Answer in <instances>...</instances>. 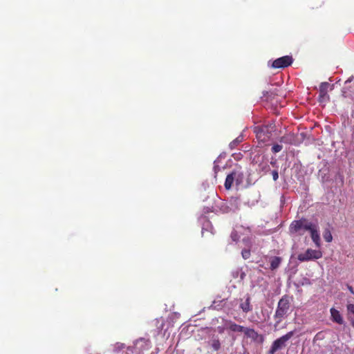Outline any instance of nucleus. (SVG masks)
Masks as SVG:
<instances>
[{"mask_svg":"<svg viewBox=\"0 0 354 354\" xmlns=\"http://www.w3.org/2000/svg\"><path fill=\"white\" fill-rule=\"evenodd\" d=\"M295 135L294 133H288L280 138L279 141L285 144L292 145L295 142Z\"/></svg>","mask_w":354,"mask_h":354,"instance_id":"nucleus-13","label":"nucleus"},{"mask_svg":"<svg viewBox=\"0 0 354 354\" xmlns=\"http://www.w3.org/2000/svg\"><path fill=\"white\" fill-rule=\"evenodd\" d=\"M292 299V297L288 295H283L279 299L274 315V318L276 320L275 326L279 324L290 313Z\"/></svg>","mask_w":354,"mask_h":354,"instance_id":"nucleus-1","label":"nucleus"},{"mask_svg":"<svg viewBox=\"0 0 354 354\" xmlns=\"http://www.w3.org/2000/svg\"><path fill=\"white\" fill-rule=\"evenodd\" d=\"M295 334L293 330L287 333L286 335L274 340L269 351L270 354H274L278 350L281 349L286 346V343Z\"/></svg>","mask_w":354,"mask_h":354,"instance_id":"nucleus-4","label":"nucleus"},{"mask_svg":"<svg viewBox=\"0 0 354 354\" xmlns=\"http://www.w3.org/2000/svg\"><path fill=\"white\" fill-rule=\"evenodd\" d=\"M245 276V274L243 272H241L240 274L241 279L243 280L244 279Z\"/></svg>","mask_w":354,"mask_h":354,"instance_id":"nucleus-25","label":"nucleus"},{"mask_svg":"<svg viewBox=\"0 0 354 354\" xmlns=\"http://www.w3.org/2000/svg\"><path fill=\"white\" fill-rule=\"evenodd\" d=\"M232 274H233L234 277H237V276L239 274V271L236 270V272H234Z\"/></svg>","mask_w":354,"mask_h":354,"instance_id":"nucleus-26","label":"nucleus"},{"mask_svg":"<svg viewBox=\"0 0 354 354\" xmlns=\"http://www.w3.org/2000/svg\"><path fill=\"white\" fill-rule=\"evenodd\" d=\"M231 236H232V238H235V236H233V234H231ZM233 239L235 241V239Z\"/></svg>","mask_w":354,"mask_h":354,"instance_id":"nucleus-29","label":"nucleus"},{"mask_svg":"<svg viewBox=\"0 0 354 354\" xmlns=\"http://www.w3.org/2000/svg\"><path fill=\"white\" fill-rule=\"evenodd\" d=\"M323 236H324V240L328 243L331 242L333 240V236H332L331 232L329 229H326L324 230V232L323 233Z\"/></svg>","mask_w":354,"mask_h":354,"instance_id":"nucleus-18","label":"nucleus"},{"mask_svg":"<svg viewBox=\"0 0 354 354\" xmlns=\"http://www.w3.org/2000/svg\"><path fill=\"white\" fill-rule=\"evenodd\" d=\"M231 236H232V238H235V236H233V234H231ZM233 239L235 241V239Z\"/></svg>","mask_w":354,"mask_h":354,"instance_id":"nucleus-28","label":"nucleus"},{"mask_svg":"<svg viewBox=\"0 0 354 354\" xmlns=\"http://www.w3.org/2000/svg\"><path fill=\"white\" fill-rule=\"evenodd\" d=\"M239 308L244 313H248L252 310L251 297L248 294L244 298L240 299Z\"/></svg>","mask_w":354,"mask_h":354,"instance_id":"nucleus-8","label":"nucleus"},{"mask_svg":"<svg viewBox=\"0 0 354 354\" xmlns=\"http://www.w3.org/2000/svg\"><path fill=\"white\" fill-rule=\"evenodd\" d=\"M293 59L292 56L286 55L275 59L272 67L274 68H283L290 66L292 64Z\"/></svg>","mask_w":354,"mask_h":354,"instance_id":"nucleus-7","label":"nucleus"},{"mask_svg":"<svg viewBox=\"0 0 354 354\" xmlns=\"http://www.w3.org/2000/svg\"><path fill=\"white\" fill-rule=\"evenodd\" d=\"M315 226L312 223L308 222L306 220L294 221L290 226V230L292 232H298L301 230L310 231Z\"/></svg>","mask_w":354,"mask_h":354,"instance_id":"nucleus-5","label":"nucleus"},{"mask_svg":"<svg viewBox=\"0 0 354 354\" xmlns=\"http://www.w3.org/2000/svg\"><path fill=\"white\" fill-rule=\"evenodd\" d=\"M272 176L274 181H276L279 178V173L277 170H273L272 171Z\"/></svg>","mask_w":354,"mask_h":354,"instance_id":"nucleus-23","label":"nucleus"},{"mask_svg":"<svg viewBox=\"0 0 354 354\" xmlns=\"http://www.w3.org/2000/svg\"><path fill=\"white\" fill-rule=\"evenodd\" d=\"M226 328L232 332L244 333L247 336L255 337L257 333L252 328H245L243 326L239 325L230 320L225 321Z\"/></svg>","mask_w":354,"mask_h":354,"instance_id":"nucleus-3","label":"nucleus"},{"mask_svg":"<svg viewBox=\"0 0 354 354\" xmlns=\"http://www.w3.org/2000/svg\"><path fill=\"white\" fill-rule=\"evenodd\" d=\"M331 319L333 322L337 323L339 324H342L344 323L343 317H342L339 310L332 308L330 310Z\"/></svg>","mask_w":354,"mask_h":354,"instance_id":"nucleus-11","label":"nucleus"},{"mask_svg":"<svg viewBox=\"0 0 354 354\" xmlns=\"http://www.w3.org/2000/svg\"><path fill=\"white\" fill-rule=\"evenodd\" d=\"M268 93V91H266L263 93L264 96H266Z\"/></svg>","mask_w":354,"mask_h":354,"instance_id":"nucleus-27","label":"nucleus"},{"mask_svg":"<svg viewBox=\"0 0 354 354\" xmlns=\"http://www.w3.org/2000/svg\"><path fill=\"white\" fill-rule=\"evenodd\" d=\"M125 347V345L123 343H120V342H117L115 345H114V349L119 352L120 350L124 348Z\"/></svg>","mask_w":354,"mask_h":354,"instance_id":"nucleus-22","label":"nucleus"},{"mask_svg":"<svg viewBox=\"0 0 354 354\" xmlns=\"http://www.w3.org/2000/svg\"><path fill=\"white\" fill-rule=\"evenodd\" d=\"M330 86V84L328 82H322L319 85V101L321 102H324L328 99V89Z\"/></svg>","mask_w":354,"mask_h":354,"instance_id":"nucleus-10","label":"nucleus"},{"mask_svg":"<svg viewBox=\"0 0 354 354\" xmlns=\"http://www.w3.org/2000/svg\"><path fill=\"white\" fill-rule=\"evenodd\" d=\"M322 257V252L320 250L307 249L304 253L298 255V260L304 262L310 260L319 259Z\"/></svg>","mask_w":354,"mask_h":354,"instance_id":"nucleus-6","label":"nucleus"},{"mask_svg":"<svg viewBox=\"0 0 354 354\" xmlns=\"http://www.w3.org/2000/svg\"><path fill=\"white\" fill-rule=\"evenodd\" d=\"M309 232H310V235H311L313 241L315 243V245L317 248H319L321 245L320 236H319V234L317 231V226L315 225V226Z\"/></svg>","mask_w":354,"mask_h":354,"instance_id":"nucleus-12","label":"nucleus"},{"mask_svg":"<svg viewBox=\"0 0 354 354\" xmlns=\"http://www.w3.org/2000/svg\"><path fill=\"white\" fill-rule=\"evenodd\" d=\"M270 267L272 270H276L279 268V265L282 261L281 257H271L269 259Z\"/></svg>","mask_w":354,"mask_h":354,"instance_id":"nucleus-14","label":"nucleus"},{"mask_svg":"<svg viewBox=\"0 0 354 354\" xmlns=\"http://www.w3.org/2000/svg\"><path fill=\"white\" fill-rule=\"evenodd\" d=\"M276 131V126L271 122L268 124L254 127L253 131L259 142L266 143L272 139L273 133Z\"/></svg>","mask_w":354,"mask_h":354,"instance_id":"nucleus-2","label":"nucleus"},{"mask_svg":"<svg viewBox=\"0 0 354 354\" xmlns=\"http://www.w3.org/2000/svg\"><path fill=\"white\" fill-rule=\"evenodd\" d=\"M348 289L349 290V291H350L352 294H353V295H354V290H353V287H352V286H348Z\"/></svg>","mask_w":354,"mask_h":354,"instance_id":"nucleus-24","label":"nucleus"},{"mask_svg":"<svg viewBox=\"0 0 354 354\" xmlns=\"http://www.w3.org/2000/svg\"><path fill=\"white\" fill-rule=\"evenodd\" d=\"M282 148H283L282 145H279V144H275L272 147V151L274 153H277L281 151Z\"/></svg>","mask_w":354,"mask_h":354,"instance_id":"nucleus-20","label":"nucleus"},{"mask_svg":"<svg viewBox=\"0 0 354 354\" xmlns=\"http://www.w3.org/2000/svg\"><path fill=\"white\" fill-rule=\"evenodd\" d=\"M210 345L215 351H217L221 348V342L218 337L213 338L210 342Z\"/></svg>","mask_w":354,"mask_h":354,"instance_id":"nucleus-16","label":"nucleus"},{"mask_svg":"<svg viewBox=\"0 0 354 354\" xmlns=\"http://www.w3.org/2000/svg\"><path fill=\"white\" fill-rule=\"evenodd\" d=\"M243 140V138L242 136H238L236 138H235L234 140H232L230 145L229 147L231 149H234L239 143H241Z\"/></svg>","mask_w":354,"mask_h":354,"instance_id":"nucleus-17","label":"nucleus"},{"mask_svg":"<svg viewBox=\"0 0 354 354\" xmlns=\"http://www.w3.org/2000/svg\"><path fill=\"white\" fill-rule=\"evenodd\" d=\"M242 257L244 259H248L250 257V250L244 249L241 252Z\"/></svg>","mask_w":354,"mask_h":354,"instance_id":"nucleus-21","label":"nucleus"},{"mask_svg":"<svg viewBox=\"0 0 354 354\" xmlns=\"http://www.w3.org/2000/svg\"><path fill=\"white\" fill-rule=\"evenodd\" d=\"M347 310L349 313L353 315V317L351 319V325L354 328V304H348L347 306Z\"/></svg>","mask_w":354,"mask_h":354,"instance_id":"nucleus-19","label":"nucleus"},{"mask_svg":"<svg viewBox=\"0 0 354 354\" xmlns=\"http://www.w3.org/2000/svg\"><path fill=\"white\" fill-rule=\"evenodd\" d=\"M151 342L149 339L140 337L134 342V347L139 351H143L149 349L151 346Z\"/></svg>","mask_w":354,"mask_h":354,"instance_id":"nucleus-9","label":"nucleus"},{"mask_svg":"<svg viewBox=\"0 0 354 354\" xmlns=\"http://www.w3.org/2000/svg\"><path fill=\"white\" fill-rule=\"evenodd\" d=\"M236 175L235 172H232L231 174H228L225 178V187L226 189H230L232 187V185L233 184L234 180V176Z\"/></svg>","mask_w":354,"mask_h":354,"instance_id":"nucleus-15","label":"nucleus"}]
</instances>
